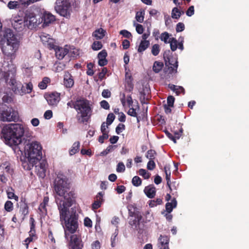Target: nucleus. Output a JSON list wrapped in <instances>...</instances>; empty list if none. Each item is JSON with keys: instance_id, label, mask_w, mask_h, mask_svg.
Listing matches in <instances>:
<instances>
[{"instance_id": "obj_19", "label": "nucleus", "mask_w": 249, "mask_h": 249, "mask_svg": "<svg viewBox=\"0 0 249 249\" xmlns=\"http://www.w3.org/2000/svg\"><path fill=\"white\" fill-rule=\"evenodd\" d=\"M143 192L148 198H152L156 195V188L153 185H149L144 188Z\"/></svg>"}, {"instance_id": "obj_53", "label": "nucleus", "mask_w": 249, "mask_h": 249, "mask_svg": "<svg viewBox=\"0 0 249 249\" xmlns=\"http://www.w3.org/2000/svg\"><path fill=\"white\" fill-rule=\"evenodd\" d=\"M4 239V229L2 224L0 223V243Z\"/></svg>"}, {"instance_id": "obj_49", "label": "nucleus", "mask_w": 249, "mask_h": 249, "mask_svg": "<svg viewBox=\"0 0 249 249\" xmlns=\"http://www.w3.org/2000/svg\"><path fill=\"white\" fill-rule=\"evenodd\" d=\"M185 29V25L182 22H178L176 28V31L177 33L181 32L183 31Z\"/></svg>"}, {"instance_id": "obj_40", "label": "nucleus", "mask_w": 249, "mask_h": 249, "mask_svg": "<svg viewBox=\"0 0 249 249\" xmlns=\"http://www.w3.org/2000/svg\"><path fill=\"white\" fill-rule=\"evenodd\" d=\"M139 174L145 179H148L150 178V174L143 169H140L139 170Z\"/></svg>"}, {"instance_id": "obj_43", "label": "nucleus", "mask_w": 249, "mask_h": 249, "mask_svg": "<svg viewBox=\"0 0 249 249\" xmlns=\"http://www.w3.org/2000/svg\"><path fill=\"white\" fill-rule=\"evenodd\" d=\"M102 48V44L100 41H94L92 45V49L93 50L97 51Z\"/></svg>"}, {"instance_id": "obj_25", "label": "nucleus", "mask_w": 249, "mask_h": 249, "mask_svg": "<svg viewBox=\"0 0 249 249\" xmlns=\"http://www.w3.org/2000/svg\"><path fill=\"white\" fill-rule=\"evenodd\" d=\"M150 42L148 40H142L138 49L139 53H142L149 46Z\"/></svg>"}, {"instance_id": "obj_34", "label": "nucleus", "mask_w": 249, "mask_h": 249, "mask_svg": "<svg viewBox=\"0 0 249 249\" xmlns=\"http://www.w3.org/2000/svg\"><path fill=\"white\" fill-rule=\"evenodd\" d=\"M144 14L143 10L137 12L135 16L136 20L140 23H142L143 21Z\"/></svg>"}, {"instance_id": "obj_47", "label": "nucleus", "mask_w": 249, "mask_h": 249, "mask_svg": "<svg viewBox=\"0 0 249 249\" xmlns=\"http://www.w3.org/2000/svg\"><path fill=\"white\" fill-rule=\"evenodd\" d=\"M125 169L124 163L120 162L117 165L116 171L118 173H123L125 171Z\"/></svg>"}, {"instance_id": "obj_1", "label": "nucleus", "mask_w": 249, "mask_h": 249, "mask_svg": "<svg viewBox=\"0 0 249 249\" xmlns=\"http://www.w3.org/2000/svg\"><path fill=\"white\" fill-rule=\"evenodd\" d=\"M53 188L56 194L59 196L55 197V201L59 210L60 220L65 222V236L68 239L69 231L71 233L75 232L78 229L77 213L78 208L72 206L73 200L71 198L72 194L68 193L70 184L68 179L63 174L59 172L56 175L54 182Z\"/></svg>"}, {"instance_id": "obj_20", "label": "nucleus", "mask_w": 249, "mask_h": 249, "mask_svg": "<svg viewBox=\"0 0 249 249\" xmlns=\"http://www.w3.org/2000/svg\"><path fill=\"white\" fill-rule=\"evenodd\" d=\"M74 84V81L71 78L70 74L68 72L66 73L64 77V85L67 88H71Z\"/></svg>"}, {"instance_id": "obj_12", "label": "nucleus", "mask_w": 249, "mask_h": 249, "mask_svg": "<svg viewBox=\"0 0 249 249\" xmlns=\"http://www.w3.org/2000/svg\"><path fill=\"white\" fill-rule=\"evenodd\" d=\"M44 97L48 104L51 106H56L60 100V94L55 92L46 94Z\"/></svg>"}, {"instance_id": "obj_64", "label": "nucleus", "mask_w": 249, "mask_h": 249, "mask_svg": "<svg viewBox=\"0 0 249 249\" xmlns=\"http://www.w3.org/2000/svg\"><path fill=\"white\" fill-rule=\"evenodd\" d=\"M143 30H144L143 27L142 25L141 24H137L136 25V32L139 34H142V33L143 32Z\"/></svg>"}, {"instance_id": "obj_18", "label": "nucleus", "mask_w": 249, "mask_h": 249, "mask_svg": "<svg viewBox=\"0 0 249 249\" xmlns=\"http://www.w3.org/2000/svg\"><path fill=\"white\" fill-rule=\"evenodd\" d=\"M21 4L23 5L21 3V0H20V1L18 0H11L6 5L9 9L16 10L20 8ZM23 5L25 6H28L24 4Z\"/></svg>"}, {"instance_id": "obj_5", "label": "nucleus", "mask_w": 249, "mask_h": 249, "mask_svg": "<svg viewBox=\"0 0 249 249\" xmlns=\"http://www.w3.org/2000/svg\"><path fill=\"white\" fill-rule=\"evenodd\" d=\"M19 45V41L17 36L11 29H6L0 40V47L2 53L12 59L14 58Z\"/></svg>"}, {"instance_id": "obj_46", "label": "nucleus", "mask_w": 249, "mask_h": 249, "mask_svg": "<svg viewBox=\"0 0 249 249\" xmlns=\"http://www.w3.org/2000/svg\"><path fill=\"white\" fill-rule=\"evenodd\" d=\"M30 221L31 222V230L29 232V234L30 237H32L34 236L35 234V224L34 223V219L33 218H31Z\"/></svg>"}, {"instance_id": "obj_52", "label": "nucleus", "mask_w": 249, "mask_h": 249, "mask_svg": "<svg viewBox=\"0 0 249 249\" xmlns=\"http://www.w3.org/2000/svg\"><path fill=\"white\" fill-rule=\"evenodd\" d=\"M20 210L24 215H26L28 213V207L25 203L20 206Z\"/></svg>"}, {"instance_id": "obj_60", "label": "nucleus", "mask_w": 249, "mask_h": 249, "mask_svg": "<svg viewBox=\"0 0 249 249\" xmlns=\"http://www.w3.org/2000/svg\"><path fill=\"white\" fill-rule=\"evenodd\" d=\"M53 117V112L51 110H48L45 112L44 117L47 120L50 119Z\"/></svg>"}, {"instance_id": "obj_56", "label": "nucleus", "mask_w": 249, "mask_h": 249, "mask_svg": "<svg viewBox=\"0 0 249 249\" xmlns=\"http://www.w3.org/2000/svg\"><path fill=\"white\" fill-rule=\"evenodd\" d=\"M100 104L101 107L107 110L109 109V105L107 101L103 100L100 102Z\"/></svg>"}, {"instance_id": "obj_50", "label": "nucleus", "mask_w": 249, "mask_h": 249, "mask_svg": "<svg viewBox=\"0 0 249 249\" xmlns=\"http://www.w3.org/2000/svg\"><path fill=\"white\" fill-rule=\"evenodd\" d=\"M174 102L175 98L173 96H169L167 97V104L165 105H168L169 107H173L174 106Z\"/></svg>"}, {"instance_id": "obj_31", "label": "nucleus", "mask_w": 249, "mask_h": 249, "mask_svg": "<svg viewBox=\"0 0 249 249\" xmlns=\"http://www.w3.org/2000/svg\"><path fill=\"white\" fill-rule=\"evenodd\" d=\"M79 147L80 142H74L71 149L69 151L70 155L72 156L77 153L79 151Z\"/></svg>"}, {"instance_id": "obj_61", "label": "nucleus", "mask_w": 249, "mask_h": 249, "mask_svg": "<svg viewBox=\"0 0 249 249\" xmlns=\"http://www.w3.org/2000/svg\"><path fill=\"white\" fill-rule=\"evenodd\" d=\"M107 69L106 68H103L102 69V71L101 72H100L99 73V74H98L99 78L100 80H102V79H103L104 78L107 72Z\"/></svg>"}, {"instance_id": "obj_41", "label": "nucleus", "mask_w": 249, "mask_h": 249, "mask_svg": "<svg viewBox=\"0 0 249 249\" xmlns=\"http://www.w3.org/2000/svg\"><path fill=\"white\" fill-rule=\"evenodd\" d=\"M160 46L158 44H154L151 49V53L154 56H157L160 53Z\"/></svg>"}, {"instance_id": "obj_62", "label": "nucleus", "mask_w": 249, "mask_h": 249, "mask_svg": "<svg viewBox=\"0 0 249 249\" xmlns=\"http://www.w3.org/2000/svg\"><path fill=\"white\" fill-rule=\"evenodd\" d=\"M127 114L132 117H137V113L136 112V109H134L133 107L130 108L127 112Z\"/></svg>"}, {"instance_id": "obj_30", "label": "nucleus", "mask_w": 249, "mask_h": 249, "mask_svg": "<svg viewBox=\"0 0 249 249\" xmlns=\"http://www.w3.org/2000/svg\"><path fill=\"white\" fill-rule=\"evenodd\" d=\"M65 67L66 65L63 63H56L53 66V70L56 72H59L64 70Z\"/></svg>"}, {"instance_id": "obj_14", "label": "nucleus", "mask_w": 249, "mask_h": 249, "mask_svg": "<svg viewBox=\"0 0 249 249\" xmlns=\"http://www.w3.org/2000/svg\"><path fill=\"white\" fill-rule=\"evenodd\" d=\"M54 49L55 53V56L58 59H62L69 52V46L66 45L64 47H61L54 45Z\"/></svg>"}, {"instance_id": "obj_57", "label": "nucleus", "mask_w": 249, "mask_h": 249, "mask_svg": "<svg viewBox=\"0 0 249 249\" xmlns=\"http://www.w3.org/2000/svg\"><path fill=\"white\" fill-rule=\"evenodd\" d=\"M125 126L123 124H119L116 128V133L117 134H120L124 129Z\"/></svg>"}, {"instance_id": "obj_24", "label": "nucleus", "mask_w": 249, "mask_h": 249, "mask_svg": "<svg viewBox=\"0 0 249 249\" xmlns=\"http://www.w3.org/2000/svg\"><path fill=\"white\" fill-rule=\"evenodd\" d=\"M184 13L183 11H180L177 7H174L172 10L171 17L174 19H178Z\"/></svg>"}, {"instance_id": "obj_28", "label": "nucleus", "mask_w": 249, "mask_h": 249, "mask_svg": "<svg viewBox=\"0 0 249 249\" xmlns=\"http://www.w3.org/2000/svg\"><path fill=\"white\" fill-rule=\"evenodd\" d=\"M50 82V79L49 77H45L39 83L38 87L41 89H46L47 84Z\"/></svg>"}, {"instance_id": "obj_58", "label": "nucleus", "mask_w": 249, "mask_h": 249, "mask_svg": "<svg viewBox=\"0 0 249 249\" xmlns=\"http://www.w3.org/2000/svg\"><path fill=\"white\" fill-rule=\"evenodd\" d=\"M107 52L106 50H103L101 51L98 54V59H106L107 56Z\"/></svg>"}, {"instance_id": "obj_8", "label": "nucleus", "mask_w": 249, "mask_h": 249, "mask_svg": "<svg viewBox=\"0 0 249 249\" xmlns=\"http://www.w3.org/2000/svg\"><path fill=\"white\" fill-rule=\"evenodd\" d=\"M54 9L61 16L69 18L72 11L71 2L70 0H56Z\"/></svg>"}, {"instance_id": "obj_26", "label": "nucleus", "mask_w": 249, "mask_h": 249, "mask_svg": "<svg viewBox=\"0 0 249 249\" xmlns=\"http://www.w3.org/2000/svg\"><path fill=\"white\" fill-rule=\"evenodd\" d=\"M0 168L4 170V173H7L8 175H12L13 170V169L10 167V163L5 162L0 165Z\"/></svg>"}, {"instance_id": "obj_3", "label": "nucleus", "mask_w": 249, "mask_h": 249, "mask_svg": "<svg viewBox=\"0 0 249 249\" xmlns=\"http://www.w3.org/2000/svg\"><path fill=\"white\" fill-rule=\"evenodd\" d=\"M42 146L37 141L28 142L24 146L25 157L21 159L23 168L30 170L42 159Z\"/></svg>"}, {"instance_id": "obj_51", "label": "nucleus", "mask_w": 249, "mask_h": 249, "mask_svg": "<svg viewBox=\"0 0 249 249\" xmlns=\"http://www.w3.org/2000/svg\"><path fill=\"white\" fill-rule=\"evenodd\" d=\"M120 34L122 35L124 37H126L127 38H129L132 36L130 32H128L126 30H123L120 32Z\"/></svg>"}, {"instance_id": "obj_22", "label": "nucleus", "mask_w": 249, "mask_h": 249, "mask_svg": "<svg viewBox=\"0 0 249 249\" xmlns=\"http://www.w3.org/2000/svg\"><path fill=\"white\" fill-rule=\"evenodd\" d=\"M177 205V201L176 198H173L171 202H167L165 205L166 211L168 213H171L174 208Z\"/></svg>"}, {"instance_id": "obj_27", "label": "nucleus", "mask_w": 249, "mask_h": 249, "mask_svg": "<svg viewBox=\"0 0 249 249\" xmlns=\"http://www.w3.org/2000/svg\"><path fill=\"white\" fill-rule=\"evenodd\" d=\"M164 172L166 175V180L167 181V185L168 186L170 191H172V187L170 185V177H171V172L169 170V168H167V166L164 167Z\"/></svg>"}, {"instance_id": "obj_35", "label": "nucleus", "mask_w": 249, "mask_h": 249, "mask_svg": "<svg viewBox=\"0 0 249 249\" xmlns=\"http://www.w3.org/2000/svg\"><path fill=\"white\" fill-rule=\"evenodd\" d=\"M169 43H170V48L172 51H175L178 48V40L174 37H171L170 39V42Z\"/></svg>"}, {"instance_id": "obj_45", "label": "nucleus", "mask_w": 249, "mask_h": 249, "mask_svg": "<svg viewBox=\"0 0 249 249\" xmlns=\"http://www.w3.org/2000/svg\"><path fill=\"white\" fill-rule=\"evenodd\" d=\"M168 87L173 91L175 92V90H177V88H178L179 89H181V91L182 92L183 94H185V89H184L181 87V86H176L173 84H169Z\"/></svg>"}, {"instance_id": "obj_23", "label": "nucleus", "mask_w": 249, "mask_h": 249, "mask_svg": "<svg viewBox=\"0 0 249 249\" xmlns=\"http://www.w3.org/2000/svg\"><path fill=\"white\" fill-rule=\"evenodd\" d=\"M106 31L102 28H99L95 30L92 34V36L97 39H101L105 36Z\"/></svg>"}, {"instance_id": "obj_16", "label": "nucleus", "mask_w": 249, "mask_h": 249, "mask_svg": "<svg viewBox=\"0 0 249 249\" xmlns=\"http://www.w3.org/2000/svg\"><path fill=\"white\" fill-rule=\"evenodd\" d=\"M169 238L167 236L160 235L158 239V247L159 249H169Z\"/></svg>"}, {"instance_id": "obj_54", "label": "nucleus", "mask_w": 249, "mask_h": 249, "mask_svg": "<svg viewBox=\"0 0 249 249\" xmlns=\"http://www.w3.org/2000/svg\"><path fill=\"white\" fill-rule=\"evenodd\" d=\"M103 135L100 136L99 138L98 141L101 143H103L105 139H107L108 138V135L107 132L102 133Z\"/></svg>"}, {"instance_id": "obj_33", "label": "nucleus", "mask_w": 249, "mask_h": 249, "mask_svg": "<svg viewBox=\"0 0 249 249\" xmlns=\"http://www.w3.org/2000/svg\"><path fill=\"white\" fill-rule=\"evenodd\" d=\"M170 35L167 32H164L162 33L160 37V40L163 41L165 43L167 44L170 42V39L171 37H170Z\"/></svg>"}, {"instance_id": "obj_21", "label": "nucleus", "mask_w": 249, "mask_h": 249, "mask_svg": "<svg viewBox=\"0 0 249 249\" xmlns=\"http://www.w3.org/2000/svg\"><path fill=\"white\" fill-rule=\"evenodd\" d=\"M103 194L99 192L96 196V200L92 204V207L93 210H96L100 208L103 201Z\"/></svg>"}, {"instance_id": "obj_38", "label": "nucleus", "mask_w": 249, "mask_h": 249, "mask_svg": "<svg viewBox=\"0 0 249 249\" xmlns=\"http://www.w3.org/2000/svg\"><path fill=\"white\" fill-rule=\"evenodd\" d=\"M132 183L134 186L138 187L141 185L142 180L138 176H135L132 179Z\"/></svg>"}, {"instance_id": "obj_36", "label": "nucleus", "mask_w": 249, "mask_h": 249, "mask_svg": "<svg viewBox=\"0 0 249 249\" xmlns=\"http://www.w3.org/2000/svg\"><path fill=\"white\" fill-rule=\"evenodd\" d=\"M68 54L71 57H76L77 56H79L80 51L77 49L69 47V52Z\"/></svg>"}, {"instance_id": "obj_10", "label": "nucleus", "mask_w": 249, "mask_h": 249, "mask_svg": "<svg viewBox=\"0 0 249 249\" xmlns=\"http://www.w3.org/2000/svg\"><path fill=\"white\" fill-rule=\"evenodd\" d=\"M18 118L17 111L12 107H2L0 110V120L3 122L15 121Z\"/></svg>"}, {"instance_id": "obj_59", "label": "nucleus", "mask_w": 249, "mask_h": 249, "mask_svg": "<svg viewBox=\"0 0 249 249\" xmlns=\"http://www.w3.org/2000/svg\"><path fill=\"white\" fill-rule=\"evenodd\" d=\"M156 166L155 163L153 160H150L147 164V168L149 170H153Z\"/></svg>"}, {"instance_id": "obj_2", "label": "nucleus", "mask_w": 249, "mask_h": 249, "mask_svg": "<svg viewBox=\"0 0 249 249\" xmlns=\"http://www.w3.org/2000/svg\"><path fill=\"white\" fill-rule=\"evenodd\" d=\"M16 69L11 60L6 61L4 60L0 69V80H3L10 86H15L14 90L16 93L23 95L30 93L33 89V85L31 82L26 84L25 86L21 83L17 84L15 79Z\"/></svg>"}, {"instance_id": "obj_44", "label": "nucleus", "mask_w": 249, "mask_h": 249, "mask_svg": "<svg viewBox=\"0 0 249 249\" xmlns=\"http://www.w3.org/2000/svg\"><path fill=\"white\" fill-rule=\"evenodd\" d=\"M156 153L154 150H149L146 153V157L150 160H153L155 158Z\"/></svg>"}, {"instance_id": "obj_13", "label": "nucleus", "mask_w": 249, "mask_h": 249, "mask_svg": "<svg viewBox=\"0 0 249 249\" xmlns=\"http://www.w3.org/2000/svg\"><path fill=\"white\" fill-rule=\"evenodd\" d=\"M71 240L69 243L70 249H82L83 244L81 238L76 234L72 235L70 237Z\"/></svg>"}, {"instance_id": "obj_37", "label": "nucleus", "mask_w": 249, "mask_h": 249, "mask_svg": "<svg viewBox=\"0 0 249 249\" xmlns=\"http://www.w3.org/2000/svg\"><path fill=\"white\" fill-rule=\"evenodd\" d=\"M46 206L47 205L45 204L41 203L39 206L38 210L39 211V213L41 217H44L47 214Z\"/></svg>"}, {"instance_id": "obj_48", "label": "nucleus", "mask_w": 249, "mask_h": 249, "mask_svg": "<svg viewBox=\"0 0 249 249\" xmlns=\"http://www.w3.org/2000/svg\"><path fill=\"white\" fill-rule=\"evenodd\" d=\"M114 119H115L114 115L112 113H109L107 116L106 124L107 125H110L113 122Z\"/></svg>"}, {"instance_id": "obj_11", "label": "nucleus", "mask_w": 249, "mask_h": 249, "mask_svg": "<svg viewBox=\"0 0 249 249\" xmlns=\"http://www.w3.org/2000/svg\"><path fill=\"white\" fill-rule=\"evenodd\" d=\"M38 164H35L36 171L39 178H44L46 176V172L48 167V164L45 160H40L38 161Z\"/></svg>"}, {"instance_id": "obj_29", "label": "nucleus", "mask_w": 249, "mask_h": 249, "mask_svg": "<svg viewBox=\"0 0 249 249\" xmlns=\"http://www.w3.org/2000/svg\"><path fill=\"white\" fill-rule=\"evenodd\" d=\"M118 234V230L117 228H116L115 230V231L114 233L112 234L110 238V241H111V246L112 248H114L115 247L117 241V235Z\"/></svg>"}, {"instance_id": "obj_42", "label": "nucleus", "mask_w": 249, "mask_h": 249, "mask_svg": "<svg viewBox=\"0 0 249 249\" xmlns=\"http://www.w3.org/2000/svg\"><path fill=\"white\" fill-rule=\"evenodd\" d=\"M4 209L7 212H11L13 209V204L9 200L7 201L4 204Z\"/></svg>"}, {"instance_id": "obj_39", "label": "nucleus", "mask_w": 249, "mask_h": 249, "mask_svg": "<svg viewBox=\"0 0 249 249\" xmlns=\"http://www.w3.org/2000/svg\"><path fill=\"white\" fill-rule=\"evenodd\" d=\"M10 191L9 189L7 191V197L9 199H14L16 201H18V197L17 196L15 195L14 193L12 191L13 190L11 188Z\"/></svg>"}, {"instance_id": "obj_17", "label": "nucleus", "mask_w": 249, "mask_h": 249, "mask_svg": "<svg viewBox=\"0 0 249 249\" xmlns=\"http://www.w3.org/2000/svg\"><path fill=\"white\" fill-rule=\"evenodd\" d=\"M55 20V17L51 13L45 12L42 18L43 26H47Z\"/></svg>"}, {"instance_id": "obj_6", "label": "nucleus", "mask_w": 249, "mask_h": 249, "mask_svg": "<svg viewBox=\"0 0 249 249\" xmlns=\"http://www.w3.org/2000/svg\"><path fill=\"white\" fill-rule=\"evenodd\" d=\"M12 24L13 28L18 32L26 28L33 29L37 25V20L36 15L29 10H26L23 16L18 15L13 19Z\"/></svg>"}, {"instance_id": "obj_7", "label": "nucleus", "mask_w": 249, "mask_h": 249, "mask_svg": "<svg viewBox=\"0 0 249 249\" xmlns=\"http://www.w3.org/2000/svg\"><path fill=\"white\" fill-rule=\"evenodd\" d=\"M73 107L77 112L76 118L80 123L89 121L92 112V105L89 100L84 98H78L74 102Z\"/></svg>"}, {"instance_id": "obj_15", "label": "nucleus", "mask_w": 249, "mask_h": 249, "mask_svg": "<svg viewBox=\"0 0 249 249\" xmlns=\"http://www.w3.org/2000/svg\"><path fill=\"white\" fill-rule=\"evenodd\" d=\"M40 37L42 43L44 45H47L50 49H51L52 48H54L55 44L54 43V40L50 37L49 35L42 33L40 35Z\"/></svg>"}, {"instance_id": "obj_9", "label": "nucleus", "mask_w": 249, "mask_h": 249, "mask_svg": "<svg viewBox=\"0 0 249 249\" xmlns=\"http://www.w3.org/2000/svg\"><path fill=\"white\" fill-rule=\"evenodd\" d=\"M163 58L166 66L168 67L169 72L171 74L176 73L178 67L177 58L172 55L170 50H166L163 53Z\"/></svg>"}, {"instance_id": "obj_55", "label": "nucleus", "mask_w": 249, "mask_h": 249, "mask_svg": "<svg viewBox=\"0 0 249 249\" xmlns=\"http://www.w3.org/2000/svg\"><path fill=\"white\" fill-rule=\"evenodd\" d=\"M195 13L194 6H191L189 7L188 10L186 12V14L188 17L192 16Z\"/></svg>"}, {"instance_id": "obj_32", "label": "nucleus", "mask_w": 249, "mask_h": 249, "mask_svg": "<svg viewBox=\"0 0 249 249\" xmlns=\"http://www.w3.org/2000/svg\"><path fill=\"white\" fill-rule=\"evenodd\" d=\"M163 64L162 62L155 61L153 66V70L156 73H158L162 69Z\"/></svg>"}, {"instance_id": "obj_4", "label": "nucleus", "mask_w": 249, "mask_h": 249, "mask_svg": "<svg viewBox=\"0 0 249 249\" xmlns=\"http://www.w3.org/2000/svg\"><path fill=\"white\" fill-rule=\"evenodd\" d=\"M25 131L23 125L19 124H11L3 127L2 133L6 144L10 146H15L13 149L16 150L19 149V144H21L22 138Z\"/></svg>"}, {"instance_id": "obj_63", "label": "nucleus", "mask_w": 249, "mask_h": 249, "mask_svg": "<svg viewBox=\"0 0 249 249\" xmlns=\"http://www.w3.org/2000/svg\"><path fill=\"white\" fill-rule=\"evenodd\" d=\"M102 95L104 98H107L110 97L111 92L108 89H104Z\"/></svg>"}]
</instances>
